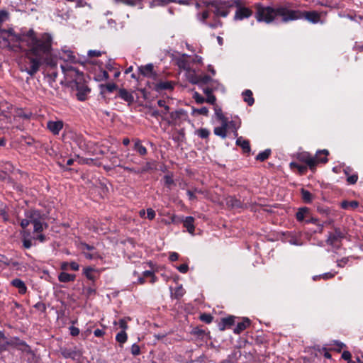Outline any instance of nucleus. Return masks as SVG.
Segmentation results:
<instances>
[{"label": "nucleus", "mask_w": 363, "mask_h": 363, "mask_svg": "<svg viewBox=\"0 0 363 363\" xmlns=\"http://www.w3.org/2000/svg\"><path fill=\"white\" fill-rule=\"evenodd\" d=\"M20 41L25 42L29 47L20 63V69L33 76L39 70L43 61H45L51 54L52 38L48 33H43L37 38L34 30L30 29L22 35Z\"/></svg>", "instance_id": "obj_1"}, {"label": "nucleus", "mask_w": 363, "mask_h": 363, "mask_svg": "<svg viewBox=\"0 0 363 363\" xmlns=\"http://www.w3.org/2000/svg\"><path fill=\"white\" fill-rule=\"evenodd\" d=\"M61 69L67 78L74 80L77 99L82 101L86 100L87 95L90 92V89L84 83L82 82V73L79 72V70L72 65H62Z\"/></svg>", "instance_id": "obj_2"}, {"label": "nucleus", "mask_w": 363, "mask_h": 363, "mask_svg": "<svg viewBox=\"0 0 363 363\" xmlns=\"http://www.w3.org/2000/svg\"><path fill=\"white\" fill-rule=\"evenodd\" d=\"M203 4L206 8H213V12L216 17H226L230 11V9L234 7L235 4H237V1L235 0H213V1H203Z\"/></svg>", "instance_id": "obj_3"}, {"label": "nucleus", "mask_w": 363, "mask_h": 363, "mask_svg": "<svg viewBox=\"0 0 363 363\" xmlns=\"http://www.w3.org/2000/svg\"><path fill=\"white\" fill-rule=\"evenodd\" d=\"M281 18L284 23L301 19V11L292 9L289 4L276 6V19Z\"/></svg>", "instance_id": "obj_4"}, {"label": "nucleus", "mask_w": 363, "mask_h": 363, "mask_svg": "<svg viewBox=\"0 0 363 363\" xmlns=\"http://www.w3.org/2000/svg\"><path fill=\"white\" fill-rule=\"evenodd\" d=\"M255 18L259 22L270 23L276 19V6H264L260 4L255 5Z\"/></svg>", "instance_id": "obj_5"}, {"label": "nucleus", "mask_w": 363, "mask_h": 363, "mask_svg": "<svg viewBox=\"0 0 363 363\" xmlns=\"http://www.w3.org/2000/svg\"><path fill=\"white\" fill-rule=\"evenodd\" d=\"M328 151L327 150H323L318 151L315 157L310 155H303L302 160L306 163L311 169H313L318 162L325 163L328 162Z\"/></svg>", "instance_id": "obj_6"}, {"label": "nucleus", "mask_w": 363, "mask_h": 363, "mask_svg": "<svg viewBox=\"0 0 363 363\" xmlns=\"http://www.w3.org/2000/svg\"><path fill=\"white\" fill-rule=\"evenodd\" d=\"M42 217L39 211L30 209L25 212V218L20 221V225L25 229L29 224L36 223Z\"/></svg>", "instance_id": "obj_7"}, {"label": "nucleus", "mask_w": 363, "mask_h": 363, "mask_svg": "<svg viewBox=\"0 0 363 363\" xmlns=\"http://www.w3.org/2000/svg\"><path fill=\"white\" fill-rule=\"evenodd\" d=\"M345 232L340 228H335L333 233H330L326 240L328 245L335 246L339 243L342 239L345 238Z\"/></svg>", "instance_id": "obj_8"}, {"label": "nucleus", "mask_w": 363, "mask_h": 363, "mask_svg": "<svg viewBox=\"0 0 363 363\" xmlns=\"http://www.w3.org/2000/svg\"><path fill=\"white\" fill-rule=\"evenodd\" d=\"M234 7H236V11L235 13V20H243L250 17L252 14V11L249 8L241 6L239 1H237V4H235Z\"/></svg>", "instance_id": "obj_9"}, {"label": "nucleus", "mask_w": 363, "mask_h": 363, "mask_svg": "<svg viewBox=\"0 0 363 363\" xmlns=\"http://www.w3.org/2000/svg\"><path fill=\"white\" fill-rule=\"evenodd\" d=\"M59 57L65 62H70V63H76L77 62V59L73 51L69 50L67 47L62 48L58 52Z\"/></svg>", "instance_id": "obj_10"}, {"label": "nucleus", "mask_w": 363, "mask_h": 363, "mask_svg": "<svg viewBox=\"0 0 363 363\" xmlns=\"http://www.w3.org/2000/svg\"><path fill=\"white\" fill-rule=\"evenodd\" d=\"M138 70L140 73L145 77L155 79L157 76V74L154 70V66L151 63L138 67Z\"/></svg>", "instance_id": "obj_11"}, {"label": "nucleus", "mask_w": 363, "mask_h": 363, "mask_svg": "<svg viewBox=\"0 0 363 363\" xmlns=\"http://www.w3.org/2000/svg\"><path fill=\"white\" fill-rule=\"evenodd\" d=\"M64 123L62 120L49 121L47 123V128L53 134L58 135L63 128Z\"/></svg>", "instance_id": "obj_12"}, {"label": "nucleus", "mask_w": 363, "mask_h": 363, "mask_svg": "<svg viewBox=\"0 0 363 363\" xmlns=\"http://www.w3.org/2000/svg\"><path fill=\"white\" fill-rule=\"evenodd\" d=\"M301 19L304 18L312 23H317L320 20V13L315 11H301Z\"/></svg>", "instance_id": "obj_13"}, {"label": "nucleus", "mask_w": 363, "mask_h": 363, "mask_svg": "<svg viewBox=\"0 0 363 363\" xmlns=\"http://www.w3.org/2000/svg\"><path fill=\"white\" fill-rule=\"evenodd\" d=\"M311 211L308 207H301L298 208L296 213V218L298 222H304L310 216Z\"/></svg>", "instance_id": "obj_14"}, {"label": "nucleus", "mask_w": 363, "mask_h": 363, "mask_svg": "<svg viewBox=\"0 0 363 363\" xmlns=\"http://www.w3.org/2000/svg\"><path fill=\"white\" fill-rule=\"evenodd\" d=\"M213 132L216 135L219 136L223 139H225L227 137L228 121H224L223 123H221V126L216 127L214 128Z\"/></svg>", "instance_id": "obj_15"}, {"label": "nucleus", "mask_w": 363, "mask_h": 363, "mask_svg": "<svg viewBox=\"0 0 363 363\" xmlns=\"http://www.w3.org/2000/svg\"><path fill=\"white\" fill-rule=\"evenodd\" d=\"M184 226L186 228L187 231L194 234L195 226H194V218L192 216H187L183 220Z\"/></svg>", "instance_id": "obj_16"}, {"label": "nucleus", "mask_w": 363, "mask_h": 363, "mask_svg": "<svg viewBox=\"0 0 363 363\" xmlns=\"http://www.w3.org/2000/svg\"><path fill=\"white\" fill-rule=\"evenodd\" d=\"M11 285L18 289V292L23 294L27 291L25 283L20 279H14L11 281Z\"/></svg>", "instance_id": "obj_17"}, {"label": "nucleus", "mask_w": 363, "mask_h": 363, "mask_svg": "<svg viewBox=\"0 0 363 363\" xmlns=\"http://www.w3.org/2000/svg\"><path fill=\"white\" fill-rule=\"evenodd\" d=\"M250 324V321L247 318H243L241 322H239L236 327L234 329V333L235 334H240L245 329H246Z\"/></svg>", "instance_id": "obj_18"}, {"label": "nucleus", "mask_w": 363, "mask_h": 363, "mask_svg": "<svg viewBox=\"0 0 363 363\" xmlns=\"http://www.w3.org/2000/svg\"><path fill=\"white\" fill-rule=\"evenodd\" d=\"M33 233H40L43 231L44 229L48 228V224L43 221V218L41 217L39 220L34 223L33 224Z\"/></svg>", "instance_id": "obj_19"}, {"label": "nucleus", "mask_w": 363, "mask_h": 363, "mask_svg": "<svg viewBox=\"0 0 363 363\" xmlns=\"http://www.w3.org/2000/svg\"><path fill=\"white\" fill-rule=\"evenodd\" d=\"M143 0H116V3H121L126 6L134 7L139 6L140 9L143 8Z\"/></svg>", "instance_id": "obj_20"}, {"label": "nucleus", "mask_w": 363, "mask_h": 363, "mask_svg": "<svg viewBox=\"0 0 363 363\" xmlns=\"http://www.w3.org/2000/svg\"><path fill=\"white\" fill-rule=\"evenodd\" d=\"M76 275L72 274H68L66 272H61L58 275V279L60 282L67 283L74 281L75 280Z\"/></svg>", "instance_id": "obj_21"}, {"label": "nucleus", "mask_w": 363, "mask_h": 363, "mask_svg": "<svg viewBox=\"0 0 363 363\" xmlns=\"http://www.w3.org/2000/svg\"><path fill=\"white\" fill-rule=\"evenodd\" d=\"M236 145L240 146L245 152L250 151V142L247 140H245L242 137L237 138Z\"/></svg>", "instance_id": "obj_22"}, {"label": "nucleus", "mask_w": 363, "mask_h": 363, "mask_svg": "<svg viewBox=\"0 0 363 363\" xmlns=\"http://www.w3.org/2000/svg\"><path fill=\"white\" fill-rule=\"evenodd\" d=\"M234 323L235 318L233 316L223 318L221 323L219 324V329L220 330H224L227 327H230L234 325Z\"/></svg>", "instance_id": "obj_23"}, {"label": "nucleus", "mask_w": 363, "mask_h": 363, "mask_svg": "<svg viewBox=\"0 0 363 363\" xmlns=\"http://www.w3.org/2000/svg\"><path fill=\"white\" fill-rule=\"evenodd\" d=\"M119 96L125 101L131 104L134 101L133 96L125 89H121L119 90Z\"/></svg>", "instance_id": "obj_24"}, {"label": "nucleus", "mask_w": 363, "mask_h": 363, "mask_svg": "<svg viewBox=\"0 0 363 363\" xmlns=\"http://www.w3.org/2000/svg\"><path fill=\"white\" fill-rule=\"evenodd\" d=\"M173 89V84L169 81L160 82L155 85L157 91L171 90Z\"/></svg>", "instance_id": "obj_25"}, {"label": "nucleus", "mask_w": 363, "mask_h": 363, "mask_svg": "<svg viewBox=\"0 0 363 363\" xmlns=\"http://www.w3.org/2000/svg\"><path fill=\"white\" fill-rule=\"evenodd\" d=\"M186 77L189 81L194 84H199V77L195 73L194 69H191L186 72Z\"/></svg>", "instance_id": "obj_26"}, {"label": "nucleus", "mask_w": 363, "mask_h": 363, "mask_svg": "<svg viewBox=\"0 0 363 363\" xmlns=\"http://www.w3.org/2000/svg\"><path fill=\"white\" fill-rule=\"evenodd\" d=\"M240 126V123L235 121H228V130H231L234 133L235 137H238V130Z\"/></svg>", "instance_id": "obj_27"}, {"label": "nucleus", "mask_w": 363, "mask_h": 363, "mask_svg": "<svg viewBox=\"0 0 363 363\" xmlns=\"http://www.w3.org/2000/svg\"><path fill=\"white\" fill-rule=\"evenodd\" d=\"M30 236L29 232H23V246L26 249H29L33 245L32 238H28Z\"/></svg>", "instance_id": "obj_28"}, {"label": "nucleus", "mask_w": 363, "mask_h": 363, "mask_svg": "<svg viewBox=\"0 0 363 363\" xmlns=\"http://www.w3.org/2000/svg\"><path fill=\"white\" fill-rule=\"evenodd\" d=\"M134 148L140 155H145L147 154V149L141 144L140 140H135Z\"/></svg>", "instance_id": "obj_29"}, {"label": "nucleus", "mask_w": 363, "mask_h": 363, "mask_svg": "<svg viewBox=\"0 0 363 363\" xmlns=\"http://www.w3.org/2000/svg\"><path fill=\"white\" fill-rule=\"evenodd\" d=\"M244 101L247 103L249 106H252L254 104V99L252 97V92L247 89L243 92Z\"/></svg>", "instance_id": "obj_30"}, {"label": "nucleus", "mask_w": 363, "mask_h": 363, "mask_svg": "<svg viewBox=\"0 0 363 363\" xmlns=\"http://www.w3.org/2000/svg\"><path fill=\"white\" fill-rule=\"evenodd\" d=\"M359 203L356 201H343L341 203V207L344 209H348V208H356L358 207Z\"/></svg>", "instance_id": "obj_31"}, {"label": "nucleus", "mask_w": 363, "mask_h": 363, "mask_svg": "<svg viewBox=\"0 0 363 363\" xmlns=\"http://www.w3.org/2000/svg\"><path fill=\"white\" fill-rule=\"evenodd\" d=\"M94 271L91 267H86L84 269V274L87 279L94 281L96 279V275L94 274Z\"/></svg>", "instance_id": "obj_32"}, {"label": "nucleus", "mask_w": 363, "mask_h": 363, "mask_svg": "<svg viewBox=\"0 0 363 363\" xmlns=\"http://www.w3.org/2000/svg\"><path fill=\"white\" fill-rule=\"evenodd\" d=\"M270 154H271V150L269 149H267L264 151L259 152L257 155L256 160L263 162V161L266 160L269 157Z\"/></svg>", "instance_id": "obj_33"}, {"label": "nucleus", "mask_w": 363, "mask_h": 363, "mask_svg": "<svg viewBox=\"0 0 363 363\" xmlns=\"http://www.w3.org/2000/svg\"><path fill=\"white\" fill-rule=\"evenodd\" d=\"M196 16L200 22L206 24V20L209 17V11L206 9L201 13H197Z\"/></svg>", "instance_id": "obj_34"}, {"label": "nucleus", "mask_w": 363, "mask_h": 363, "mask_svg": "<svg viewBox=\"0 0 363 363\" xmlns=\"http://www.w3.org/2000/svg\"><path fill=\"white\" fill-rule=\"evenodd\" d=\"M301 196H302V199L306 203H311L313 200L312 194L308 191L305 190L303 189H301Z\"/></svg>", "instance_id": "obj_35"}, {"label": "nucleus", "mask_w": 363, "mask_h": 363, "mask_svg": "<svg viewBox=\"0 0 363 363\" xmlns=\"http://www.w3.org/2000/svg\"><path fill=\"white\" fill-rule=\"evenodd\" d=\"M171 2H176V0H153L150 6H165Z\"/></svg>", "instance_id": "obj_36"}, {"label": "nucleus", "mask_w": 363, "mask_h": 363, "mask_svg": "<svg viewBox=\"0 0 363 363\" xmlns=\"http://www.w3.org/2000/svg\"><path fill=\"white\" fill-rule=\"evenodd\" d=\"M116 340L121 344H123L127 341L128 336L125 331L118 333L116 336Z\"/></svg>", "instance_id": "obj_37"}, {"label": "nucleus", "mask_w": 363, "mask_h": 363, "mask_svg": "<svg viewBox=\"0 0 363 363\" xmlns=\"http://www.w3.org/2000/svg\"><path fill=\"white\" fill-rule=\"evenodd\" d=\"M291 167L296 168L301 174H304L307 170V166L299 164L296 162H291Z\"/></svg>", "instance_id": "obj_38"}, {"label": "nucleus", "mask_w": 363, "mask_h": 363, "mask_svg": "<svg viewBox=\"0 0 363 363\" xmlns=\"http://www.w3.org/2000/svg\"><path fill=\"white\" fill-rule=\"evenodd\" d=\"M336 274H337L336 272L324 273L321 275L313 277V280H317L318 278H323L324 279H332L333 277H334Z\"/></svg>", "instance_id": "obj_39"}, {"label": "nucleus", "mask_w": 363, "mask_h": 363, "mask_svg": "<svg viewBox=\"0 0 363 363\" xmlns=\"http://www.w3.org/2000/svg\"><path fill=\"white\" fill-rule=\"evenodd\" d=\"M196 134L201 138H208L210 135V131L206 128H200L196 130Z\"/></svg>", "instance_id": "obj_40"}, {"label": "nucleus", "mask_w": 363, "mask_h": 363, "mask_svg": "<svg viewBox=\"0 0 363 363\" xmlns=\"http://www.w3.org/2000/svg\"><path fill=\"white\" fill-rule=\"evenodd\" d=\"M207 25L211 28H216L222 26V22L218 19V17H214L213 22L207 23Z\"/></svg>", "instance_id": "obj_41"}, {"label": "nucleus", "mask_w": 363, "mask_h": 363, "mask_svg": "<svg viewBox=\"0 0 363 363\" xmlns=\"http://www.w3.org/2000/svg\"><path fill=\"white\" fill-rule=\"evenodd\" d=\"M109 78V75L108 72L106 70H101L99 74L96 77V80L97 81H104L107 80Z\"/></svg>", "instance_id": "obj_42"}, {"label": "nucleus", "mask_w": 363, "mask_h": 363, "mask_svg": "<svg viewBox=\"0 0 363 363\" xmlns=\"http://www.w3.org/2000/svg\"><path fill=\"white\" fill-rule=\"evenodd\" d=\"M157 104L160 107L164 108V111H162V116L167 114L169 112V107L166 104V101L164 100H158Z\"/></svg>", "instance_id": "obj_43"}, {"label": "nucleus", "mask_w": 363, "mask_h": 363, "mask_svg": "<svg viewBox=\"0 0 363 363\" xmlns=\"http://www.w3.org/2000/svg\"><path fill=\"white\" fill-rule=\"evenodd\" d=\"M200 319L206 323H210L213 320V316L208 313H203L201 315Z\"/></svg>", "instance_id": "obj_44"}, {"label": "nucleus", "mask_w": 363, "mask_h": 363, "mask_svg": "<svg viewBox=\"0 0 363 363\" xmlns=\"http://www.w3.org/2000/svg\"><path fill=\"white\" fill-rule=\"evenodd\" d=\"M144 277H151V283H155L157 281V277L155 276L152 271L147 270L143 272Z\"/></svg>", "instance_id": "obj_45"}, {"label": "nucleus", "mask_w": 363, "mask_h": 363, "mask_svg": "<svg viewBox=\"0 0 363 363\" xmlns=\"http://www.w3.org/2000/svg\"><path fill=\"white\" fill-rule=\"evenodd\" d=\"M194 99L197 104H203L206 101V99L203 98L201 94H199L198 92H195L193 96Z\"/></svg>", "instance_id": "obj_46"}, {"label": "nucleus", "mask_w": 363, "mask_h": 363, "mask_svg": "<svg viewBox=\"0 0 363 363\" xmlns=\"http://www.w3.org/2000/svg\"><path fill=\"white\" fill-rule=\"evenodd\" d=\"M184 294V289L182 286H178L174 291V296L176 298L182 297Z\"/></svg>", "instance_id": "obj_47"}, {"label": "nucleus", "mask_w": 363, "mask_h": 363, "mask_svg": "<svg viewBox=\"0 0 363 363\" xmlns=\"http://www.w3.org/2000/svg\"><path fill=\"white\" fill-rule=\"evenodd\" d=\"M131 354L134 356H138L140 354V348L138 345L133 344L131 346Z\"/></svg>", "instance_id": "obj_48"}, {"label": "nucleus", "mask_w": 363, "mask_h": 363, "mask_svg": "<svg viewBox=\"0 0 363 363\" xmlns=\"http://www.w3.org/2000/svg\"><path fill=\"white\" fill-rule=\"evenodd\" d=\"M179 67L180 68L186 70V72L191 69V68L190 67L189 63L186 61H185V60H180L179 62Z\"/></svg>", "instance_id": "obj_49"}, {"label": "nucleus", "mask_w": 363, "mask_h": 363, "mask_svg": "<svg viewBox=\"0 0 363 363\" xmlns=\"http://www.w3.org/2000/svg\"><path fill=\"white\" fill-rule=\"evenodd\" d=\"M18 347H19V349L21 350L22 351H24V352H30V347H29V345H28L23 341H21L18 343Z\"/></svg>", "instance_id": "obj_50"}, {"label": "nucleus", "mask_w": 363, "mask_h": 363, "mask_svg": "<svg viewBox=\"0 0 363 363\" xmlns=\"http://www.w3.org/2000/svg\"><path fill=\"white\" fill-rule=\"evenodd\" d=\"M87 55L89 57H99L102 55V52L96 50H90L88 51Z\"/></svg>", "instance_id": "obj_51"}, {"label": "nucleus", "mask_w": 363, "mask_h": 363, "mask_svg": "<svg viewBox=\"0 0 363 363\" xmlns=\"http://www.w3.org/2000/svg\"><path fill=\"white\" fill-rule=\"evenodd\" d=\"M164 179L165 185H167L169 189L171 188V185L174 184L172 177L169 175H165L164 177Z\"/></svg>", "instance_id": "obj_52"}, {"label": "nucleus", "mask_w": 363, "mask_h": 363, "mask_svg": "<svg viewBox=\"0 0 363 363\" xmlns=\"http://www.w3.org/2000/svg\"><path fill=\"white\" fill-rule=\"evenodd\" d=\"M216 115L217 118L221 121V123H223L224 121H228V118L224 116L220 109L216 110Z\"/></svg>", "instance_id": "obj_53"}, {"label": "nucleus", "mask_w": 363, "mask_h": 363, "mask_svg": "<svg viewBox=\"0 0 363 363\" xmlns=\"http://www.w3.org/2000/svg\"><path fill=\"white\" fill-rule=\"evenodd\" d=\"M105 87L108 92H112L116 89V85L114 83H109L106 85H101V88Z\"/></svg>", "instance_id": "obj_54"}, {"label": "nucleus", "mask_w": 363, "mask_h": 363, "mask_svg": "<svg viewBox=\"0 0 363 363\" xmlns=\"http://www.w3.org/2000/svg\"><path fill=\"white\" fill-rule=\"evenodd\" d=\"M349 262L348 257H343L337 260V264L339 267H344Z\"/></svg>", "instance_id": "obj_55"}, {"label": "nucleus", "mask_w": 363, "mask_h": 363, "mask_svg": "<svg viewBox=\"0 0 363 363\" xmlns=\"http://www.w3.org/2000/svg\"><path fill=\"white\" fill-rule=\"evenodd\" d=\"M194 112H196L201 115L207 116L208 113V109L206 107H202L201 108L194 109Z\"/></svg>", "instance_id": "obj_56"}, {"label": "nucleus", "mask_w": 363, "mask_h": 363, "mask_svg": "<svg viewBox=\"0 0 363 363\" xmlns=\"http://www.w3.org/2000/svg\"><path fill=\"white\" fill-rule=\"evenodd\" d=\"M357 179H358L357 174H352L347 177V181L349 184H354L357 182Z\"/></svg>", "instance_id": "obj_57"}, {"label": "nucleus", "mask_w": 363, "mask_h": 363, "mask_svg": "<svg viewBox=\"0 0 363 363\" xmlns=\"http://www.w3.org/2000/svg\"><path fill=\"white\" fill-rule=\"evenodd\" d=\"M34 308L38 309V311H40L41 312H44L46 310L45 305L43 303H42V302H38L37 303H35L34 305Z\"/></svg>", "instance_id": "obj_58"}, {"label": "nucleus", "mask_w": 363, "mask_h": 363, "mask_svg": "<svg viewBox=\"0 0 363 363\" xmlns=\"http://www.w3.org/2000/svg\"><path fill=\"white\" fill-rule=\"evenodd\" d=\"M318 222V219L315 217L312 216L311 213L309 218L305 220L306 223H313L316 225Z\"/></svg>", "instance_id": "obj_59"}, {"label": "nucleus", "mask_w": 363, "mask_h": 363, "mask_svg": "<svg viewBox=\"0 0 363 363\" xmlns=\"http://www.w3.org/2000/svg\"><path fill=\"white\" fill-rule=\"evenodd\" d=\"M199 84H207L211 80V78L207 75H205L203 77L199 76Z\"/></svg>", "instance_id": "obj_60"}, {"label": "nucleus", "mask_w": 363, "mask_h": 363, "mask_svg": "<svg viewBox=\"0 0 363 363\" xmlns=\"http://www.w3.org/2000/svg\"><path fill=\"white\" fill-rule=\"evenodd\" d=\"M155 217V212L153 209L152 208H147V218L149 219V220H153Z\"/></svg>", "instance_id": "obj_61"}, {"label": "nucleus", "mask_w": 363, "mask_h": 363, "mask_svg": "<svg viewBox=\"0 0 363 363\" xmlns=\"http://www.w3.org/2000/svg\"><path fill=\"white\" fill-rule=\"evenodd\" d=\"M69 332L70 335L72 336H77L79 334V329L78 328H76L74 326H70L69 327Z\"/></svg>", "instance_id": "obj_62"}, {"label": "nucleus", "mask_w": 363, "mask_h": 363, "mask_svg": "<svg viewBox=\"0 0 363 363\" xmlns=\"http://www.w3.org/2000/svg\"><path fill=\"white\" fill-rule=\"evenodd\" d=\"M177 269L181 273L184 274V273H186L188 272L189 266L186 264H182L181 265H179V267H177Z\"/></svg>", "instance_id": "obj_63"}, {"label": "nucleus", "mask_w": 363, "mask_h": 363, "mask_svg": "<svg viewBox=\"0 0 363 363\" xmlns=\"http://www.w3.org/2000/svg\"><path fill=\"white\" fill-rule=\"evenodd\" d=\"M216 96L213 94H208L206 99V101L211 104H214L216 103Z\"/></svg>", "instance_id": "obj_64"}]
</instances>
